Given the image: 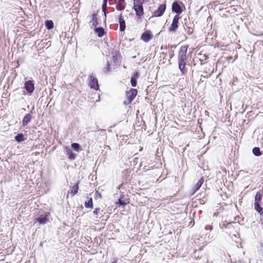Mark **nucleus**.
Here are the masks:
<instances>
[{"instance_id": "nucleus-1", "label": "nucleus", "mask_w": 263, "mask_h": 263, "mask_svg": "<svg viewBox=\"0 0 263 263\" xmlns=\"http://www.w3.org/2000/svg\"><path fill=\"white\" fill-rule=\"evenodd\" d=\"M187 47L186 46H182L178 52V63L179 65V69L181 71L182 74H185L187 70L185 69V65L186 64V52Z\"/></svg>"}, {"instance_id": "nucleus-2", "label": "nucleus", "mask_w": 263, "mask_h": 263, "mask_svg": "<svg viewBox=\"0 0 263 263\" xmlns=\"http://www.w3.org/2000/svg\"><path fill=\"white\" fill-rule=\"evenodd\" d=\"M49 216L50 214L48 212H39L35 219L40 224H45L49 222Z\"/></svg>"}, {"instance_id": "nucleus-3", "label": "nucleus", "mask_w": 263, "mask_h": 263, "mask_svg": "<svg viewBox=\"0 0 263 263\" xmlns=\"http://www.w3.org/2000/svg\"><path fill=\"white\" fill-rule=\"evenodd\" d=\"M143 3L141 0H134V7L135 11L136 12V15L139 16L140 17L144 14Z\"/></svg>"}, {"instance_id": "nucleus-4", "label": "nucleus", "mask_w": 263, "mask_h": 263, "mask_svg": "<svg viewBox=\"0 0 263 263\" xmlns=\"http://www.w3.org/2000/svg\"><path fill=\"white\" fill-rule=\"evenodd\" d=\"M137 94V90L136 89L131 88L126 93V100L124 101L125 105H128L134 100Z\"/></svg>"}, {"instance_id": "nucleus-5", "label": "nucleus", "mask_w": 263, "mask_h": 263, "mask_svg": "<svg viewBox=\"0 0 263 263\" xmlns=\"http://www.w3.org/2000/svg\"><path fill=\"white\" fill-rule=\"evenodd\" d=\"M180 18L179 15H176L173 18L172 23L168 28L170 32H174L176 30L178 27V21Z\"/></svg>"}, {"instance_id": "nucleus-6", "label": "nucleus", "mask_w": 263, "mask_h": 263, "mask_svg": "<svg viewBox=\"0 0 263 263\" xmlns=\"http://www.w3.org/2000/svg\"><path fill=\"white\" fill-rule=\"evenodd\" d=\"M89 86L91 88L97 90L99 89L98 79L93 75L89 77Z\"/></svg>"}, {"instance_id": "nucleus-7", "label": "nucleus", "mask_w": 263, "mask_h": 263, "mask_svg": "<svg viewBox=\"0 0 263 263\" xmlns=\"http://www.w3.org/2000/svg\"><path fill=\"white\" fill-rule=\"evenodd\" d=\"M24 88L29 93H31L34 89V85L33 81H27L25 83Z\"/></svg>"}, {"instance_id": "nucleus-8", "label": "nucleus", "mask_w": 263, "mask_h": 263, "mask_svg": "<svg viewBox=\"0 0 263 263\" xmlns=\"http://www.w3.org/2000/svg\"><path fill=\"white\" fill-rule=\"evenodd\" d=\"M166 9V5L161 4L159 6L158 8L154 12V15L156 17H160L162 16Z\"/></svg>"}, {"instance_id": "nucleus-9", "label": "nucleus", "mask_w": 263, "mask_h": 263, "mask_svg": "<svg viewBox=\"0 0 263 263\" xmlns=\"http://www.w3.org/2000/svg\"><path fill=\"white\" fill-rule=\"evenodd\" d=\"M203 181L204 178L202 177L192 189V195L195 194L200 189L201 185L203 184Z\"/></svg>"}, {"instance_id": "nucleus-10", "label": "nucleus", "mask_w": 263, "mask_h": 263, "mask_svg": "<svg viewBox=\"0 0 263 263\" xmlns=\"http://www.w3.org/2000/svg\"><path fill=\"white\" fill-rule=\"evenodd\" d=\"M234 224H237L236 222H229L227 224L223 223V224L221 226V228L223 230L224 229L228 230V231L226 232L228 233H231V230L233 228V225Z\"/></svg>"}, {"instance_id": "nucleus-11", "label": "nucleus", "mask_w": 263, "mask_h": 263, "mask_svg": "<svg viewBox=\"0 0 263 263\" xmlns=\"http://www.w3.org/2000/svg\"><path fill=\"white\" fill-rule=\"evenodd\" d=\"M65 154L67 155L68 159L71 160H74L76 158L77 155L73 153L72 152V151L70 150V149L67 147L66 146L65 148Z\"/></svg>"}, {"instance_id": "nucleus-12", "label": "nucleus", "mask_w": 263, "mask_h": 263, "mask_svg": "<svg viewBox=\"0 0 263 263\" xmlns=\"http://www.w3.org/2000/svg\"><path fill=\"white\" fill-rule=\"evenodd\" d=\"M172 11L178 14H180L182 11L180 6L177 2L172 4Z\"/></svg>"}, {"instance_id": "nucleus-13", "label": "nucleus", "mask_w": 263, "mask_h": 263, "mask_svg": "<svg viewBox=\"0 0 263 263\" xmlns=\"http://www.w3.org/2000/svg\"><path fill=\"white\" fill-rule=\"evenodd\" d=\"M32 118V117L30 113L26 114L22 120L23 126H26L31 121Z\"/></svg>"}, {"instance_id": "nucleus-14", "label": "nucleus", "mask_w": 263, "mask_h": 263, "mask_svg": "<svg viewBox=\"0 0 263 263\" xmlns=\"http://www.w3.org/2000/svg\"><path fill=\"white\" fill-rule=\"evenodd\" d=\"M129 203V201L128 199L124 198V195L123 193H121L120 195V198L118 199V201L117 202V204H119L120 205L125 206L127 203Z\"/></svg>"}, {"instance_id": "nucleus-15", "label": "nucleus", "mask_w": 263, "mask_h": 263, "mask_svg": "<svg viewBox=\"0 0 263 263\" xmlns=\"http://www.w3.org/2000/svg\"><path fill=\"white\" fill-rule=\"evenodd\" d=\"M152 38V34L148 32H144L143 33H142V34L141 36V39L145 42H149L151 40Z\"/></svg>"}, {"instance_id": "nucleus-16", "label": "nucleus", "mask_w": 263, "mask_h": 263, "mask_svg": "<svg viewBox=\"0 0 263 263\" xmlns=\"http://www.w3.org/2000/svg\"><path fill=\"white\" fill-rule=\"evenodd\" d=\"M119 24H120V30L121 31H124L125 29V22L124 19L122 17V14L120 15L119 17Z\"/></svg>"}, {"instance_id": "nucleus-17", "label": "nucleus", "mask_w": 263, "mask_h": 263, "mask_svg": "<svg viewBox=\"0 0 263 263\" xmlns=\"http://www.w3.org/2000/svg\"><path fill=\"white\" fill-rule=\"evenodd\" d=\"M94 30L100 37L103 36L105 33L104 30L102 27L96 28Z\"/></svg>"}, {"instance_id": "nucleus-18", "label": "nucleus", "mask_w": 263, "mask_h": 263, "mask_svg": "<svg viewBox=\"0 0 263 263\" xmlns=\"http://www.w3.org/2000/svg\"><path fill=\"white\" fill-rule=\"evenodd\" d=\"M15 140L17 142H21L25 140L24 135L22 134H18L15 136Z\"/></svg>"}, {"instance_id": "nucleus-19", "label": "nucleus", "mask_w": 263, "mask_h": 263, "mask_svg": "<svg viewBox=\"0 0 263 263\" xmlns=\"http://www.w3.org/2000/svg\"><path fill=\"white\" fill-rule=\"evenodd\" d=\"M79 190V186H78V183H77L76 184L74 185L72 188L70 192L72 196L75 195L76 194L78 193Z\"/></svg>"}, {"instance_id": "nucleus-20", "label": "nucleus", "mask_w": 263, "mask_h": 263, "mask_svg": "<svg viewBox=\"0 0 263 263\" xmlns=\"http://www.w3.org/2000/svg\"><path fill=\"white\" fill-rule=\"evenodd\" d=\"M262 195L259 192H257L255 196V202L260 203L261 200Z\"/></svg>"}, {"instance_id": "nucleus-21", "label": "nucleus", "mask_w": 263, "mask_h": 263, "mask_svg": "<svg viewBox=\"0 0 263 263\" xmlns=\"http://www.w3.org/2000/svg\"><path fill=\"white\" fill-rule=\"evenodd\" d=\"M124 2V0H118V3L116 6V8L118 10L121 11L124 9V7L122 5Z\"/></svg>"}, {"instance_id": "nucleus-22", "label": "nucleus", "mask_w": 263, "mask_h": 263, "mask_svg": "<svg viewBox=\"0 0 263 263\" xmlns=\"http://www.w3.org/2000/svg\"><path fill=\"white\" fill-rule=\"evenodd\" d=\"M45 26L48 29H51L53 28L54 25L52 21L48 20L45 22Z\"/></svg>"}, {"instance_id": "nucleus-23", "label": "nucleus", "mask_w": 263, "mask_h": 263, "mask_svg": "<svg viewBox=\"0 0 263 263\" xmlns=\"http://www.w3.org/2000/svg\"><path fill=\"white\" fill-rule=\"evenodd\" d=\"M92 26L93 27H96L99 25L98 22V19L96 17V14H93L92 15Z\"/></svg>"}, {"instance_id": "nucleus-24", "label": "nucleus", "mask_w": 263, "mask_h": 263, "mask_svg": "<svg viewBox=\"0 0 263 263\" xmlns=\"http://www.w3.org/2000/svg\"><path fill=\"white\" fill-rule=\"evenodd\" d=\"M252 152H253V154L256 156H260L262 154L261 152L260 151L259 148L257 147H255L253 148V149L252 150Z\"/></svg>"}, {"instance_id": "nucleus-25", "label": "nucleus", "mask_w": 263, "mask_h": 263, "mask_svg": "<svg viewBox=\"0 0 263 263\" xmlns=\"http://www.w3.org/2000/svg\"><path fill=\"white\" fill-rule=\"evenodd\" d=\"M120 58V55L117 54L116 55H113L111 57V60L115 63L116 64H118L119 63Z\"/></svg>"}, {"instance_id": "nucleus-26", "label": "nucleus", "mask_w": 263, "mask_h": 263, "mask_svg": "<svg viewBox=\"0 0 263 263\" xmlns=\"http://www.w3.org/2000/svg\"><path fill=\"white\" fill-rule=\"evenodd\" d=\"M85 206L86 208H92L93 203L91 198H90L87 201L85 202Z\"/></svg>"}, {"instance_id": "nucleus-27", "label": "nucleus", "mask_w": 263, "mask_h": 263, "mask_svg": "<svg viewBox=\"0 0 263 263\" xmlns=\"http://www.w3.org/2000/svg\"><path fill=\"white\" fill-rule=\"evenodd\" d=\"M106 7H107V0H104L102 9V11H103V12L104 13L105 18H106Z\"/></svg>"}, {"instance_id": "nucleus-28", "label": "nucleus", "mask_w": 263, "mask_h": 263, "mask_svg": "<svg viewBox=\"0 0 263 263\" xmlns=\"http://www.w3.org/2000/svg\"><path fill=\"white\" fill-rule=\"evenodd\" d=\"M254 208L256 211L260 213L262 210V208L260 206L259 203H254Z\"/></svg>"}, {"instance_id": "nucleus-29", "label": "nucleus", "mask_w": 263, "mask_h": 263, "mask_svg": "<svg viewBox=\"0 0 263 263\" xmlns=\"http://www.w3.org/2000/svg\"><path fill=\"white\" fill-rule=\"evenodd\" d=\"M71 148L76 151H79L80 149V145L78 143H73L71 144Z\"/></svg>"}, {"instance_id": "nucleus-30", "label": "nucleus", "mask_w": 263, "mask_h": 263, "mask_svg": "<svg viewBox=\"0 0 263 263\" xmlns=\"http://www.w3.org/2000/svg\"><path fill=\"white\" fill-rule=\"evenodd\" d=\"M130 83L133 87H136L137 85V80L131 78Z\"/></svg>"}, {"instance_id": "nucleus-31", "label": "nucleus", "mask_w": 263, "mask_h": 263, "mask_svg": "<svg viewBox=\"0 0 263 263\" xmlns=\"http://www.w3.org/2000/svg\"><path fill=\"white\" fill-rule=\"evenodd\" d=\"M139 74L138 72H135L133 73L131 78L137 80L139 78Z\"/></svg>"}, {"instance_id": "nucleus-32", "label": "nucleus", "mask_w": 263, "mask_h": 263, "mask_svg": "<svg viewBox=\"0 0 263 263\" xmlns=\"http://www.w3.org/2000/svg\"><path fill=\"white\" fill-rule=\"evenodd\" d=\"M105 71H108L110 70V64L108 62L107 63L106 67L105 68Z\"/></svg>"}, {"instance_id": "nucleus-33", "label": "nucleus", "mask_w": 263, "mask_h": 263, "mask_svg": "<svg viewBox=\"0 0 263 263\" xmlns=\"http://www.w3.org/2000/svg\"><path fill=\"white\" fill-rule=\"evenodd\" d=\"M169 56L170 58H172V57L174 56L173 50L169 49Z\"/></svg>"}, {"instance_id": "nucleus-34", "label": "nucleus", "mask_w": 263, "mask_h": 263, "mask_svg": "<svg viewBox=\"0 0 263 263\" xmlns=\"http://www.w3.org/2000/svg\"><path fill=\"white\" fill-rule=\"evenodd\" d=\"M100 208H96L95 211H93V213L95 214V215H98V213L100 212Z\"/></svg>"}, {"instance_id": "nucleus-35", "label": "nucleus", "mask_w": 263, "mask_h": 263, "mask_svg": "<svg viewBox=\"0 0 263 263\" xmlns=\"http://www.w3.org/2000/svg\"><path fill=\"white\" fill-rule=\"evenodd\" d=\"M205 230H209L210 231H212L213 230L212 226H206L205 227Z\"/></svg>"}, {"instance_id": "nucleus-36", "label": "nucleus", "mask_w": 263, "mask_h": 263, "mask_svg": "<svg viewBox=\"0 0 263 263\" xmlns=\"http://www.w3.org/2000/svg\"><path fill=\"white\" fill-rule=\"evenodd\" d=\"M260 221L263 224V213H260Z\"/></svg>"}, {"instance_id": "nucleus-37", "label": "nucleus", "mask_w": 263, "mask_h": 263, "mask_svg": "<svg viewBox=\"0 0 263 263\" xmlns=\"http://www.w3.org/2000/svg\"><path fill=\"white\" fill-rule=\"evenodd\" d=\"M193 29H191V28H189L188 31H187V33L189 34H191L192 33H193Z\"/></svg>"}, {"instance_id": "nucleus-38", "label": "nucleus", "mask_w": 263, "mask_h": 263, "mask_svg": "<svg viewBox=\"0 0 263 263\" xmlns=\"http://www.w3.org/2000/svg\"><path fill=\"white\" fill-rule=\"evenodd\" d=\"M176 47V46H175V45H171V46L168 47L170 50H172L173 48H175Z\"/></svg>"}, {"instance_id": "nucleus-39", "label": "nucleus", "mask_w": 263, "mask_h": 263, "mask_svg": "<svg viewBox=\"0 0 263 263\" xmlns=\"http://www.w3.org/2000/svg\"><path fill=\"white\" fill-rule=\"evenodd\" d=\"M122 186H123V184H120V185L118 186V189L119 190H120V189L122 187Z\"/></svg>"}, {"instance_id": "nucleus-40", "label": "nucleus", "mask_w": 263, "mask_h": 263, "mask_svg": "<svg viewBox=\"0 0 263 263\" xmlns=\"http://www.w3.org/2000/svg\"><path fill=\"white\" fill-rule=\"evenodd\" d=\"M111 263H117V260H115L112 261Z\"/></svg>"}]
</instances>
